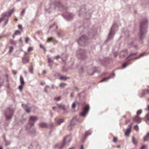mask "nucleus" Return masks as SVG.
I'll list each match as a JSON object with an SVG mask.
<instances>
[{
	"label": "nucleus",
	"instance_id": "nucleus-57",
	"mask_svg": "<svg viewBox=\"0 0 149 149\" xmlns=\"http://www.w3.org/2000/svg\"><path fill=\"white\" fill-rule=\"evenodd\" d=\"M127 64L126 63L124 64L123 65V68H125L127 65Z\"/></svg>",
	"mask_w": 149,
	"mask_h": 149
},
{
	"label": "nucleus",
	"instance_id": "nucleus-31",
	"mask_svg": "<svg viewBox=\"0 0 149 149\" xmlns=\"http://www.w3.org/2000/svg\"><path fill=\"white\" fill-rule=\"evenodd\" d=\"M36 131V128H33L32 130L29 132L31 134H34Z\"/></svg>",
	"mask_w": 149,
	"mask_h": 149
},
{
	"label": "nucleus",
	"instance_id": "nucleus-7",
	"mask_svg": "<svg viewBox=\"0 0 149 149\" xmlns=\"http://www.w3.org/2000/svg\"><path fill=\"white\" fill-rule=\"evenodd\" d=\"M38 120V118L36 116H31L27 124V126L29 125L30 127H31L33 125L35 122Z\"/></svg>",
	"mask_w": 149,
	"mask_h": 149
},
{
	"label": "nucleus",
	"instance_id": "nucleus-29",
	"mask_svg": "<svg viewBox=\"0 0 149 149\" xmlns=\"http://www.w3.org/2000/svg\"><path fill=\"white\" fill-rule=\"evenodd\" d=\"M15 11V9L13 8L12 9L10 10L9 11L7 12L8 14V15L10 16Z\"/></svg>",
	"mask_w": 149,
	"mask_h": 149
},
{
	"label": "nucleus",
	"instance_id": "nucleus-58",
	"mask_svg": "<svg viewBox=\"0 0 149 149\" xmlns=\"http://www.w3.org/2000/svg\"><path fill=\"white\" fill-rule=\"evenodd\" d=\"M57 36L58 37H61V35L60 34V33L58 32H57Z\"/></svg>",
	"mask_w": 149,
	"mask_h": 149
},
{
	"label": "nucleus",
	"instance_id": "nucleus-20",
	"mask_svg": "<svg viewBox=\"0 0 149 149\" xmlns=\"http://www.w3.org/2000/svg\"><path fill=\"white\" fill-rule=\"evenodd\" d=\"M55 120L58 125H59L61 123H63L64 121V119L61 118L58 119L57 120L55 119Z\"/></svg>",
	"mask_w": 149,
	"mask_h": 149
},
{
	"label": "nucleus",
	"instance_id": "nucleus-61",
	"mask_svg": "<svg viewBox=\"0 0 149 149\" xmlns=\"http://www.w3.org/2000/svg\"><path fill=\"white\" fill-rule=\"evenodd\" d=\"M125 35L126 36H128L129 35V32L128 31L127 32L125 33Z\"/></svg>",
	"mask_w": 149,
	"mask_h": 149
},
{
	"label": "nucleus",
	"instance_id": "nucleus-5",
	"mask_svg": "<svg viewBox=\"0 0 149 149\" xmlns=\"http://www.w3.org/2000/svg\"><path fill=\"white\" fill-rule=\"evenodd\" d=\"M76 55L79 59H84L86 57V51L84 49H79L77 51Z\"/></svg>",
	"mask_w": 149,
	"mask_h": 149
},
{
	"label": "nucleus",
	"instance_id": "nucleus-24",
	"mask_svg": "<svg viewBox=\"0 0 149 149\" xmlns=\"http://www.w3.org/2000/svg\"><path fill=\"white\" fill-rule=\"evenodd\" d=\"M57 105L58 107L59 108H61L64 110L65 109V106L64 105H62L61 104H57Z\"/></svg>",
	"mask_w": 149,
	"mask_h": 149
},
{
	"label": "nucleus",
	"instance_id": "nucleus-19",
	"mask_svg": "<svg viewBox=\"0 0 149 149\" xmlns=\"http://www.w3.org/2000/svg\"><path fill=\"white\" fill-rule=\"evenodd\" d=\"M149 132H148L146 135L143 138V140L144 141H149Z\"/></svg>",
	"mask_w": 149,
	"mask_h": 149
},
{
	"label": "nucleus",
	"instance_id": "nucleus-50",
	"mask_svg": "<svg viewBox=\"0 0 149 149\" xmlns=\"http://www.w3.org/2000/svg\"><path fill=\"white\" fill-rule=\"evenodd\" d=\"M25 10L24 9H23L21 12V15H22L24 13Z\"/></svg>",
	"mask_w": 149,
	"mask_h": 149
},
{
	"label": "nucleus",
	"instance_id": "nucleus-11",
	"mask_svg": "<svg viewBox=\"0 0 149 149\" xmlns=\"http://www.w3.org/2000/svg\"><path fill=\"white\" fill-rule=\"evenodd\" d=\"M86 10L85 6L84 5L82 6L80 8V10L79 11L78 15L79 16H81L84 13V12Z\"/></svg>",
	"mask_w": 149,
	"mask_h": 149
},
{
	"label": "nucleus",
	"instance_id": "nucleus-17",
	"mask_svg": "<svg viewBox=\"0 0 149 149\" xmlns=\"http://www.w3.org/2000/svg\"><path fill=\"white\" fill-rule=\"evenodd\" d=\"M91 134V132L90 130H88L86 132L84 136V140H85L86 138L88 136L90 135Z\"/></svg>",
	"mask_w": 149,
	"mask_h": 149
},
{
	"label": "nucleus",
	"instance_id": "nucleus-2",
	"mask_svg": "<svg viewBox=\"0 0 149 149\" xmlns=\"http://www.w3.org/2000/svg\"><path fill=\"white\" fill-rule=\"evenodd\" d=\"M54 8L56 9L62 10L66 9L67 7L63 5L59 1H56L54 4H50L49 9H45V11L47 13H50V12L54 10Z\"/></svg>",
	"mask_w": 149,
	"mask_h": 149
},
{
	"label": "nucleus",
	"instance_id": "nucleus-34",
	"mask_svg": "<svg viewBox=\"0 0 149 149\" xmlns=\"http://www.w3.org/2000/svg\"><path fill=\"white\" fill-rule=\"evenodd\" d=\"M61 96H59L58 97H56L54 98V100L56 101H58L60 100L61 99Z\"/></svg>",
	"mask_w": 149,
	"mask_h": 149
},
{
	"label": "nucleus",
	"instance_id": "nucleus-37",
	"mask_svg": "<svg viewBox=\"0 0 149 149\" xmlns=\"http://www.w3.org/2000/svg\"><path fill=\"white\" fill-rule=\"evenodd\" d=\"M132 141L134 144H136L137 143V142L135 140L133 136L132 137Z\"/></svg>",
	"mask_w": 149,
	"mask_h": 149
},
{
	"label": "nucleus",
	"instance_id": "nucleus-8",
	"mask_svg": "<svg viewBox=\"0 0 149 149\" xmlns=\"http://www.w3.org/2000/svg\"><path fill=\"white\" fill-rule=\"evenodd\" d=\"M79 122V121L77 116H74L72 118L71 121L70 122V124L68 126V127L71 129L72 127L77 125Z\"/></svg>",
	"mask_w": 149,
	"mask_h": 149
},
{
	"label": "nucleus",
	"instance_id": "nucleus-14",
	"mask_svg": "<svg viewBox=\"0 0 149 149\" xmlns=\"http://www.w3.org/2000/svg\"><path fill=\"white\" fill-rule=\"evenodd\" d=\"M39 126L41 127L48 128L49 125L47 124L44 123H41L39 124Z\"/></svg>",
	"mask_w": 149,
	"mask_h": 149
},
{
	"label": "nucleus",
	"instance_id": "nucleus-46",
	"mask_svg": "<svg viewBox=\"0 0 149 149\" xmlns=\"http://www.w3.org/2000/svg\"><path fill=\"white\" fill-rule=\"evenodd\" d=\"M146 53L145 52H143V53H141L139 56V57H141L142 56H143Z\"/></svg>",
	"mask_w": 149,
	"mask_h": 149
},
{
	"label": "nucleus",
	"instance_id": "nucleus-41",
	"mask_svg": "<svg viewBox=\"0 0 149 149\" xmlns=\"http://www.w3.org/2000/svg\"><path fill=\"white\" fill-rule=\"evenodd\" d=\"M18 27L19 29H21V31H23V29L22 28V26L21 25H20V24L18 25Z\"/></svg>",
	"mask_w": 149,
	"mask_h": 149
},
{
	"label": "nucleus",
	"instance_id": "nucleus-15",
	"mask_svg": "<svg viewBox=\"0 0 149 149\" xmlns=\"http://www.w3.org/2000/svg\"><path fill=\"white\" fill-rule=\"evenodd\" d=\"M131 125H129V128H127L125 132V134L126 136H128L131 131Z\"/></svg>",
	"mask_w": 149,
	"mask_h": 149
},
{
	"label": "nucleus",
	"instance_id": "nucleus-62",
	"mask_svg": "<svg viewBox=\"0 0 149 149\" xmlns=\"http://www.w3.org/2000/svg\"><path fill=\"white\" fill-rule=\"evenodd\" d=\"M44 91L46 93H48V92L47 90V88H46V87H45L44 88Z\"/></svg>",
	"mask_w": 149,
	"mask_h": 149
},
{
	"label": "nucleus",
	"instance_id": "nucleus-21",
	"mask_svg": "<svg viewBox=\"0 0 149 149\" xmlns=\"http://www.w3.org/2000/svg\"><path fill=\"white\" fill-rule=\"evenodd\" d=\"M68 137V136H67L65 137L63 139V143L62 144V145L60 147V149H62V148H63V147L65 145V141L66 140H67V138Z\"/></svg>",
	"mask_w": 149,
	"mask_h": 149
},
{
	"label": "nucleus",
	"instance_id": "nucleus-1",
	"mask_svg": "<svg viewBox=\"0 0 149 149\" xmlns=\"http://www.w3.org/2000/svg\"><path fill=\"white\" fill-rule=\"evenodd\" d=\"M148 20L146 18L143 19L141 22L140 25V32L139 33V38L140 41L143 42V38H144V34L147 32Z\"/></svg>",
	"mask_w": 149,
	"mask_h": 149
},
{
	"label": "nucleus",
	"instance_id": "nucleus-54",
	"mask_svg": "<svg viewBox=\"0 0 149 149\" xmlns=\"http://www.w3.org/2000/svg\"><path fill=\"white\" fill-rule=\"evenodd\" d=\"M50 127L52 128L54 127V125L53 123H51L50 124Z\"/></svg>",
	"mask_w": 149,
	"mask_h": 149
},
{
	"label": "nucleus",
	"instance_id": "nucleus-18",
	"mask_svg": "<svg viewBox=\"0 0 149 149\" xmlns=\"http://www.w3.org/2000/svg\"><path fill=\"white\" fill-rule=\"evenodd\" d=\"M29 61V59L26 56H24L22 59V62L25 63L28 62Z\"/></svg>",
	"mask_w": 149,
	"mask_h": 149
},
{
	"label": "nucleus",
	"instance_id": "nucleus-6",
	"mask_svg": "<svg viewBox=\"0 0 149 149\" xmlns=\"http://www.w3.org/2000/svg\"><path fill=\"white\" fill-rule=\"evenodd\" d=\"M87 40V38L86 36L83 35L79 38L77 40V42L80 45L85 46Z\"/></svg>",
	"mask_w": 149,
	"mask_h": 149
},
{
	"label": "nucleus",
	"instance_id": "nucleus-51",
	"mask_svg": "<svg viewBox=\"0 0 149 149\" xmlns=\"http://www.w3.org/2000/svg\"><path fill=\"white\" fill-rule=\"evenodd\" d=\"M146 117L148 120L149 121V113H148L146 115Z\"/></svg>",
	"mask_w": 149,
	"mask_h": 149
},
{
	"label": "nucleus",
	"instance_id": "nucleus-63",
	"mask_svg": "<svg viewBox=\"0 0 149 149\" xmlns=\"http://www.w3.org/2000/svg\"><path fill=\"white\" fill-rule=\"evenodd\" d=\"M133 47L136 49H137L138 48V46L137 45H133Z\"/></svg>",
	"mask_w": 149,
	"mask_h": 149
},
{
	"label": "nucleus",
	"instance_id": "nucleus-53",
	"mask_svg": "<svg viewBox=\"0 0 149 149\" xmlns=\"http://www.w3.org/2000/svg\"><path fill=\"white\" fill-rule=\"evenodd\" d=\"M117 139L115 138V137H114L113 138V141L114 142H116V141H117Z\"/></svg>",
	"mask_w": 149,
	"mask_h": 149
},
{
	"label": "nucleus",
	"instance_id": "nucleus-47",
	"mask_svg": "<svg viewBox=\"0 0 149 149\" xmlns=\"http://www.w3.org/2000/svg\"><path fill=\"white\" fill-rule=\"evenodd\" d=\"M29 40V37H27L25 38V42L26 43H27Z\"/></svg>",
	"mask_w": 149,
	"mask_h": 149
},
{
	"label": "nucleus",
	"instance_id": "nucleus-25",
	"mask_svg": "<svg viewBox=\"0 0 149 149\" xmlns=\"http://www.w3.org/2000/svg\"><path fill=\"white\" fill-rule=\"evenodd\" d=\"M8 16H9L8 15V14L7 12H6L3 13L2 15V17H3V19H4L6 17H7Z\"/></svg>",
	"mask_w": 149,
	"mask_h": 149
},
{
	"label": "nucleus",
	"instance_id": "nucleus-10",
	"mask_svg": "<svg viewBox=\"0 0 149 149\" xmlns=\"http://www.w3.org/2000/svg\"><path fill=\"white\" fill-rule=\"evenodd\" d=\"M89 108L90 107L89 104H86L83 109L82 112L80 113V115L83 116V117H85L86 116V114L88 112Z\"/></svg>",
	"mask_w": 149,
	"mask_h": 149
},
{
	"label": "nucleus",
	"instance_id": "nucleus-9",
	"mask_svg": "<svg viewBox=\"0 0 149 149\" xmlns=\"http://www.w3.org/2000/svg\"><path fill=\"white\" fill-rule=\"evenodd\" d=\"M62 16L67 20H71L73 18L74 16L72 13L67 12L64 13Z\"/></svg>",
	"mask_w": 149,
	"mask_h": 149
},
{
	"label": "nucleus",
	"instance_id": "nucleus-49",
	"mask_svg": "<svg viewBox=\"0 0 149 149\" xmlns=\"http://www.w3.org/2000/svg\"><path fill=\"white\" fill-rule=\"evenodd\" d=\"M53 65V63H49L48 66L50 67V68L51 69L52 67V65Z\"/></svg>",
	"mask_w": 149,
	"mask_h": 149
},
{
	"label": "nucleus",
	"instance_id": "nucleus-42",
	"mask_svg": "<svg viewBox=\"0 0 149 149\" xmlns=\"http://www.w3.org/2000/svg\"><path fill=\"white\" fill-rule=\"evenodd\" d=\"M33 49V48L32 47H29L28 49V52H30Z\"/></svg>",
	"mask_w": 149,
	"mask_h": 149
},
{
	"label": "nucleus",
	"instance_id": "nucleus-60",
	"mask_svg": "<svg viewBox=\"0 0 149 149\" xmlns=\"http://www.w3.org/2000/svg\"><path fill=\"white\" fill-rule=\"evenodd\" d=\"M12 72H13V74L14 75H15L16 74V73H17L14 70H12Z\"/></svg>",
	"mask_w": 149,
	"mask_h": 149
},
{
	"label": "nucleus",
	"instance_id": "nucleus-4",
	"mask_svg": "<svg viewBox=\"0 0 149 149\" xmlns=\"http://www.w3.org/2000/svg\"><path fill=\"white\" fill-rule=\"evenodd\" d=\"M118 27L117 24L115 23H113L110 29L107 39V40L111 39L113 38L115 32L118 30Z\"/></svg>",
	"mask_w": 149,
	"mask_h": 149
},
{
	"label": "nucleus",
	"instance_id": "nucleus-22",
	"mask_svg": "<svg viewBox=\"0 0 149 149\" xmlns=\"http://www.w3.org/2000/svg\"><path fill=\"white\" fill-rule=\"evenodd\" d=\"M24 109L26 111L27 113H29L31 109L30 108L28 107L26 105H25V107H24Z\"/></svg>",
	"mask_w": 149,
	"mask_h": 149
},
{
	"label": "nucleus",
	"instance_id": "nucleus-44",
	"mask_svg": "<svg viewBox=\"0 0 149 149\" xmlns=\"http://www.w3.org/2000/svg\"><path fill=\"white\" fill-rule=\"evenodd\" d=\"M66 84L64 83H61L60 84V86L61 87H63Z\"/></svg>",
	"mask_w": 149,
	"mask_h": 149
},
{
	"label": "nucleus",
	"instance_id": "nucleus-35",
	"mask_svg": "<svg viewBox=\"0 0 149 149\" xmlns=\"http://www.w3.org/2000/svg\"><path fill=\"white\" fill-rule=\"evenodd\" d=\"M15 34H16V35H20L21 33V31H20L19 30H17L15 31Z\"/></svg>",
	"mask_w": 149,
	"mask_h": 149
},
{
	"label": "nucleus",
	"instance_id": "nucleus-27",
	"mask_svg": "<svg viewBox=\"0 0 149 149\" xmlns=\"http://www.w3.org/2000/svg\"><path fill=\"white\" fill-rule=\"evenodd\" d=\"M36 147V145H35L33 143H32L31 145L29 148V149H35Z\"/></svg>",
	"mask_w": 149,
	"mask_h": 149
},
{
	"label": "nucleus",
	"instance_id": "nucleus-43",
	"mask_svg": "<svg viewBox=\"0 0 149 149\" xmlns=\"http://www.w3.org/2000/svg\"><path fill=\"white\" fill-rule=\"evenodd\" d=\"M142 113V111L141 110H138L137 112V114L139 115Z\"/></svg>",
	"mask_w": 149,
	"mask_h": 149
},
{
	"label": "nucleus",
	"instance_id": "nucleus-3",
	"mask_svg": "<svg viewBox=\"0 0 149 149\" xmlns=\"http://www.w3.org/2000/svg\"><path fill=\"white\" fill-rule=\"evenodd\" d=\"M14 112V109L11 107L7 108L5 112V116L6 119L7 120H10L13 116Z\"/></svg>",
	"mask_w": 149,
	"mask_h": 149
},
{
	"label": "nucleus",
	"instance_id": "nucleus-59",
	"mask_svg": "<svg viewBox=\"0 0 149 149\" xmlns=\"http://www.w3.org/2000/svg\"><path fill=\"white\" fill-rule=\"evenodd\" d=\"M113 55L115 57H116L118 55V53L117 52H115L113 53Z\"/></svg>",
	"mask_w": 149,
	"mask_h": 149
},
{
	"label": "nucleus",
	"instance_id": "nucleus-48",
	"mask_svg": "<svg viewBox=\"0 0 149 149\" xmlns=\"http://www.w3.org/2000/svg\"><path fill=\"white\" fill-rule=\"evenodd\" d=\"M134 55L133 54H133H130V55L126 58V59H127L129 58L131 56H133Z\"/></svg>",
	"mask_w": 149,
	"mask_h": 149
},
{
	"label": "nucleus",
	"instance_id": "nucleus-13",
	"mask_svg": "<svg viewBox=\"0 0 149 149\" xmlns=\"http://www.w3.org/2000/svg\"><path fill=\"white\" fill-rule=\"evenodd\" d=\"M114 76V73H112L110 74L109 76L108 77H105L103 78L102 80L100 81V82H102V81H107V79L110 78H112Z\"/></svg>",
	"mask_w": 149,
	"mask_h": 149
},
{
	"label": "nucleus",
	"instance_id": "nucleus-52",
	"mask_svg": "<svg viewBox=\"0 0 149 149\" xmlns=\"http://www.w3.org/2000/svg\"><path fill=\"white\" fill-rule=\"evenodd\" d=\"M74 92H72V93H71V94H70V97H73L74 95Z\"/></svg>",
	"mask_w": 149,
	"mask_h": 149
},
{
	"label": "nucleus",
	"instance_id": "nucleus-12",
	"mask_svg": "<svg viewBox=\"0 0 149 149\" xmlns=\"http://www.w3.org/2000/svg\"><path fill=\"white\" fill-rule=\"evenodd\" d=\"M127 54V49H125L122 51L120 54V58H122L124 57Z\"/></svg>",
	"mask_w": 149,
	"mask_h": 149
},
{
	"label": "nucleus",
	"instance_id": "nucleus-26",
	"mask_svg": "<svg viewBox=\"0 0 149 149\" xmlns=\"http://www.w3.org/2000/svg\"><path fill=\"white\" fill-rule=\"evenodd\" d=\"M20 81L21 84H24V78L22 75L20 76Z\"/></svg>",
	"mask_w": 149,
	"mask_h": 149
},
{
	"label": "nucleus",
	"instance_id": "nucleus-55",
	"mask_svg": "<svg viewBox=\"0 0 149 149\" xmlns=\"http://www.w3.org/2000/svg\"><path fill=\"white\" fill-rule=\"evenodd\" d=\"M60 57V56L59 55H58L55 57V58L57 60L58 58H59Z\"/></svg>",
	"mask_w": 149,
	"mask_h": 149
},
{
	"label": "nucleus",
	"instance_id": "nucleus-28",
	"mask_svg": "<svg viewBox=\"0 0 149 149\" xmlns=\"http://www.w3.org/2000/svg\"><path fill=\"white\" fill-rule=\"evenodd\" d=\"M29 70L31 74H33V67L32 66H29Z\"/></svg>",
	"mask_w": 149,
	"mask_h": 149
},
{
	"label": "nucleus",
	"instance_id": "nucleus-38",
	"mask_svg": "<svg viewBox=\"0 0 149 149\" xmlns=\"http://www.w3.org/2000/svg\"><path fill=\"white\" fill-rule=\"evenodd\" d=\"M13 50V47L12 46H10L9 47V53H10L12 52Z\"/></svg>",
	"mask_w": 149,
	"mask_h": 149
},
{
	"label": "nucleus",
	"instance_id": "nucleus-45",
	"mask_svg": "<svg viewBox=\"0 0 149 149\" xmlns=\"http://www.w3.org/2000/svg\"><path fill=\"white\" fill-rule=\"evenodd\" d=\"M62 69L63 71L66 72L67 70V68L64 67H62Z\"/></svg>",
	"mask_w": 149,
	"mask_h": 149
},
{
	"label": "nucleus",
	"instance_id": "nucleus-39",
	"mask_svg": "<svg viewBox=\"0 0 149 149\" xmlns=\"http://www.w3.org/2000/svg\"><path fill=\"white\" fill-rule=\"evenodd\" d=\"M24 84H21V85L19 87V89L21 90L23 89V86Z\"/></svg>",
	"mask_w": 149,
	"mask_h": 149
},
{
	"label": "nucleus",
	"instance_id": "nucleus-56",
	"mask_svg": "<svg viewBox=\"0 0 149 149\" xmlns=\"http://www.w3.org/2000/svg\"><path fill=\"white\" fill-rule=\"evenodd\" d=\"M146 147V146L145 145H143L141 147V148L140 149H145Z\"/></svg>",
	"mask_w": 149,
	"mask_h": 149
},
{
	"label": "nucleus",
	"instance_id": "nucleus-16",
	"mask_svg": "<svg viewBox=\"0 0 149 149\" xmlns=\"http://www.w3.org/2000/svg\"><path fill=\"white\" fill-rule=\"evenodd\" d=\"M134 122L138 123H140L141 121V118L137 116H136L134 119Z\"/></svg>",
	"mask_w": 149,
	"mask_h": 149
},
{
	"label": "nucleus",
	"instance_id": "nucleus-40",
	"mask_svg": "<svg viewBox=\"0 0 149 149\" xmlns=\"http://www.w3.org/2000/svg\"><path fill=\"white\" fill-rule=\"evenodd\" d=\"M76 107V104L75 103V102H73L72 104V109H74Z\"/></svg>",
	"mask_w": 149,
	"mask_h": 149
},
{
	"label": "nucleus",
	"instance_id": "nucleus-23",
	"mask_svg": "<svg viewBox=\"0 0 149 149\" xmlns=\"http://www.w3.org/2000/svg\"><path fill=\"white\" fill-rule=\"evenodd\" d=\"M146 90H143L142 91L141 93L139 95V97H142L144 96L146 94Z\"/></svg>",
	"mask_w": 149,
	"mask_h": 149
},
{
	"label": "nucleus",
	"instance_id": "nucleus-36",
	"mask_svg": "<svg viewBox=\"0 0 149 149\" xmlns=\"http://www.w3.org/2000/svg\"><path fill=\"white\" fill-rule=\"evenodd\" d=\"M53 38L52 37L49 38H47V42H49L53 40Z\"/></svg>",
	"mask_w": 149,
	"mask_h": 149
},
{
	"label": "nucleus",
	"instance_id": "nucleus-64",
	"mask_svg": "<svg viewBox=\"0 0 149 149\" xmlns=\"http://www.w3.org/2000/svg\"><path fill=\"white\" fill-rule=\"evenodd\" d=\"M10 42L12 44H15V43L14 41L13 40H11L10 41Z\"/></svg>",
	"mask_w": 149,
	"mask_h": 149
},
{
	"label": "nucleus",
	"instance_id": "nucleus-33",
	"mask_svg": "<svg viewBox=\"0 0 149 149\" xmlns=\"http://www.w3.org/2000/svg\"><path fill=\"white\" fill-rule=\"evenodd\" d=\"M60 79L63 80H66L67 79L66 77L65 76H62L60 77Z\"/></svg>",
	"mask_w": 149,
	"mask_h": 149
},
{
	"label": "nucleus",
	"instance_id": "nucleus-30",
	"mask_svg": "<svg viewBox=\"0 0 149 149\" xmlns=\"http://www.w3.org/2000/svg\"><path fill=\"white\" fill-rule=\"evenodd\" d=\"M47 58L48 59V63H53V61H52L50 57L49 56H47Z\"/></svg>",
	"mask_w": 149,
	"mask_h": 149
},
{
	"label": "nucleus",
	"instance_id": "nucleus-32",
	"mask_svg": "<svg viewBox=\"0 0 149 149\" xmlns=\"http://www.w3.org/2000/svg\"><path fill=\"white\" fill-rule=\"evenodd\" d=\"M4 140L5 142L6 145H9L10 144V141H6L5 138H4Z\"/></svg>",
	"mask_w": 149,
	"mask_h": 149
}]
</instances>
